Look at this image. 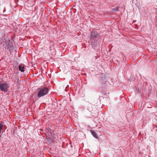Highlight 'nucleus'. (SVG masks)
Returning <instances> with one entry per match:
<instances>
[{"label": "nucleus", "mask_w": 157, "mask_h": 157, "mask_svg": "<svg viewBox=\"0 0 157 157\" xmlns=\"http://www.w3.org/2000/svg\"><path fill=\"white\" fill-rule=\"evenodd\" d=\"M39 92L37 94V96L40 98L46 95L48 92V89L47 87H43L38 89Z\"/></svg>", "instance_id": "1"}, {"label": "nucleus", "mask_w": 157, "mask_h": 157, "mask_svg": "<svg viewBox=\"0 0 157 157\" xmlns=\"http://www.w3.org/2000/svg\"><path fill=\"white\" fill-rule=\"evenodd\" d=\"M13 40H6L5 41V48L10 51L14 48L13 41Z\"/></svg>", "instance_id": "2"}, {"label": "nucleus", "mask_w": 157, "mask_h": 157, "mask_svg": "<svg viewBox=\"0 0 157 157\" xmlns=\"http://www.w3.org/2000/svg\"><path fill=\"white\" fill-rule=\"evenodd\" d=\"M9 86L6 83H2L0 84V90L1 91L5 92H7Z\"/></svg>", "instance_id": "3"}, {"label": "nucleus", "mask_w": 157, "mask_h": 157, "mask_svg": "<svg viewBox=\"0 0 157 157\" xmlns=\"http://www.w3.org/2000/svg\"><path fill=\"white\" fill-rule=\"evenodd\" d=\"M90 36V39H93L94 38H98L99 36V34L97 32L93 31L91 32Z\"/></svg>", "instance_id": "4"}, {"label": "nucleus", "mask_w": 157, "mask_h": 157, "mask_svg": "<svg viewBox=\"0 0 157 157\" xmlns=\"http://www.w3.org/2000/svg\"><path fill=\"white\" fill-rule=\"evenodd\" d=\"M91 133L92 135L96 138H97L98 137V136L97 135L96 133L93 131H91Z\"/></svg>", "instance_id": "5"}, {"label": "nucleus", "mask_w": 157, "mask_h": 157, "mask_svg": "<svg viewBox=\"0 0 157 157\" xmlns=\"http://www.w3.org/2000/svg\"><path fill=\"white\" fill-rule=\"evenodd\" d=\"M24 67L22 66H19V69L20 71L21 72H23L24 71Z\"/></svg>", "instance_id": "6"}, {"label": "nucleus", "mask_w": 157, "mask_h": 157, "mask_svg": "<svg viewBox=\"0 0 157 157\" xmlns=\"http://www.w3.org/2000/svg\"><path fill=\"white\" fill-rule=\"evenodd\" d=\"M119 7H117L115 8H113L112 9V12H118V11Z\"/></svg>", "instance_id": "7"}, {"label": "nucleus", "mask_w": 157, "mask_h": 157, "mask_svg": "<svg viewBox=\"0 0 157 157\" xmlns=\"http://www.w3.org/2000/svg\"><path fill=\"white\" fill-rule=\"evenodd\" d=\"M15 82L17 84H19L21 82V80L19 79V78H17L15 80Z\"/></svg>", "instance_id": "8"}, {"label": "nucleus", "mask_w": 157, "mask_h": 157, "mask_svg": "<svg viewBox=\"0 0 157 157\" xmlns=\"http://www.w3.org/2000/svg\"><path fill=\"white\" fill-rule=\"evenodd\" d=\"M3 125L2 123L0 124V134L1 132V130L3 129Z\"/></svg>", "instance_id": "9"}, {"label": "nucleus", "mask_w": 157, "mask_h": 157, "mask_svg": "<svg viewBox=\"0 0 157 157\" xmlns=\"http://www.w3.org/2000/svg\"><path fill=\"white\" fill-rule=\"evenodd\" d=\"M91 44L93 48H95L96 46V44L93 41L91 42Z\"/></svg>", "instance_id": "10"}, {"label": "nucleus", "mask_w": 157, "mask_h": 157, "mask_svg": "<svg viewBox=\"0 0 157 157\" xmlns=\"http://www.w3.org/2000/svg\"><path fill=\"white\" fill-rule=\"evenodd\" d=\"M12 79L13 78H16V75H12Z\"/></svg>", "instance_id": "11"}, {"label": "nucleus", "mask_w": 157, "mask_h": 157, "mask_svg": "<svg viewBox=\"0 0 157 157\" xmlns=\"http://www.w3.org/2000/svg\"><path fill=\"white\" fill-rule=\"evenodd\" d=\"M136 20H135V21H133V22L134 23V22H136Z\"/></svg>", "instance_id": "12"}, {"label": "nucleus", "mask_w": 157, "mask_h": 157, "mask_svg": "<svg viewBox=\"0 0 157 157\" xmlns=\"http://www.w3.org/2000/svg\"><path fill=\"white\" fill-rule=\"evenodd\" d=\"M2 39H3V38H2ZM3 39H4V40L6 39L5 37Z\"/></svg>", "instance_id": "13"}, {"label": "nucleus", "mask_w": 157, "mask_h": 157, "mask_svg": "<svg viewBox=\"0 0 157 157\" xmlns=\"http://www.w3.org/2000/svg\"><path fill=\"white\" fill-rule=\"evenodd\" d=\"M92 40L93 41H94V40Z\"/></svg>", "instance_id": "14"}]
</instances>
